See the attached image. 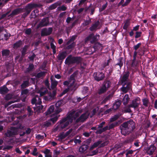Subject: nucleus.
<instances>
[{
    "label": "nucleus",
    "instance_id": "36",
    "mask_svg": "<svg viewBox=\"0 0 157 157\" xmlns=\"http://www.w3.org/2000/svg\"><path fill=\"white\" fill-rule=\"evenodd\" d=\"M10 53V50L7 49H3L2 52V56H7L9 55Z\"/></svg>",
    "mask_w": 157,
    "mask_h": 157
},
{
    "label": "nucleus",
    "instance_id": "56",
    "mask_svg": "<svg viewBox=\"0 0 157 157\" xmlns=\"http://www.w3.org/2000/svg\"><path fill=\"white\" fill-rule=\"evenodd\" d=\"M130 107H129L128 106V107H125V109L124 110V113H131L132 112V111L131 109H130Z\"/></svg>",
    "mask_w": 157,
    "mask_h": 157
},
{
    "label": "nucleus",
    "instance_id": "62",
    "mask_svg": "<svg viewBox=\"0 0 157 157\" xmlns=\"http://www.w3.org/2000/svg\"><path fill=\"white\" fill-rule=\"evenodd\" d=\"M101 140H98L96 142H95L94 143L93 145H94V146L95 147H97L99 144H101L102 143Z\"/></svg>",
    "mask_w": 157,
    "mask_h": 157
},
{
    "label": "nucleus",
    "instance_id": "38",
    "mask_svg": "<svg viewBox=\"0 0 157 157\" xmlns=\"http://www.w3.org/2000/svg\"><path fill=\"white\" fill-rule=\"evenodd\" d=\"M94 44L93 47L94 50V51H95L96 50L98 49L102 46V44L98 42H96Z\"/></svg>",
    "mask_w": 157,
    "mask_h": 157
},
{
    "label": "nucleus",
    "instance_id": "37",
    "mask_svg": "<svg viewBox=\"0 0 157 157\" xmlns=\"http://www.w3.org/2000/svg\"><path fill=\"white\" fill-rule=\"evenodd\" d=\"M51 88L52 89H53L56 87L58 82L55 80H53L51 78Z\"/></svg>",
    "mask_w": 157,
    "mask_h": 157
},
{
    "label": "nucleus",
    "instance_id": "2",
    "mask_svg": "<svg viewBox=\"0 0 157 157\" xmlns=\"http://www.w3.org/2000/svg\"><path fill=\"white\" fill-rule=\"evenodd\" d=\"M135 123L132 119L124 122L120 127L121 134L125 136L128 132H132L135 128Z\"/></svg>",
    "mask_w": 157,
    "mask_h": 157
},
{
    "label": "nucleus",
    "instance_id": "31",
    "mask_svg": "<svg viewBox=\"0 0 157 157\" xmlns=\"http://www.w3.org/2000/svg\"><path fill=\"white\" fill-rule=\"evenodd\" d=\"M113 96V94H110L107 96L101 102L102 104H105L108 101L112 98Z\"/></svg>",
    "mask_w": 157,
    "mask_h": 157
},
{
    "label": "nucleus",
    "instance_id": "28",
    "mask_svg": "<svg viewBox=\"0 0 157 157\" xmlns=\"http://www.w3.org/2000/svg\"><path fill=\"white\" fill-rule=\"evenodd\" d=\"M124 24L123 27L124 29L127 30L130 25V21L129 19H127L124 22Z\"/></svg>",
    "mask_w": 157,
    "mask_h": 157
},
{
    "label": "nucleus",
    "instance_id": "48",
    "mask_svg": "<svg viewBox=\"0 0 157 157\" xmlns=\"http://www.w3.org/2000/svg\"><path fill=\"white\" fill-rule=\"evenodd\" d=\"M81 112H82L81 111H79L78 112L75 113L74 115H73L72 117H73L74 120L76 119V118L78 117Z\"/></svg>",
    "mask_w": 157,
    "mask_h": 157
},
{
    "label": "nucleus",
    "instance_id": "35",
    "mask_svg": "<svg viewBox=\"0 0 157 157\" xmlns=\"http://www.w3.org/2000/svg\"><path fill=\"white\" fill-rule=\"evenodd\" d=\"M78 71H76L74 72L70 77V81H71L72 80H75V78L76 77L78 74Z\"/></svg>",
    "mask_w": 157,
    "mask_h": 157
},
{
    "label": "nucleus",
    "instance_id": "47",
    "mask_svg": "<svg viewBox=\"0 0 157 157\" xmlns=\"http://www.w3.org/2000/svg\"><path fill=\"white\" fill-rule=\"evenodd\" d=\"M98 148L92 151L91 153H90L89 155L90 156H93L94 155H96L98 154Z\"/></svg>",
    "mask_w": 157,
    "mask_h": 157
},
{
    "label": "nucleus",
    "instance_id": "43",
    "mask_svg": "<svg viewBox=\"0 0 157 157\" xmlns=\"http://www.w3.org/2000/svg\"><path fill=\"white\" fill-rule=\"evenodd\" d=\"M29 81L28 80L24 81L23 83L21 85V89H24L29 86Z\"/></svg>",
    "mask_w": 157,
    "mask_h": 157
},
{
    "label": "nucleus",
    "instance_id": "19",
    "mask_svg": "<svg viewBox=\"0 0 157 157\" xmlns=\"http://www.w3.org/2000/svg\"><path fill=\"white\" fill-rule=\"evenodd\" d=\"M55 96L56 92L53 91L52 94L50 93L48 96H44V99L47 101H51L54 99Z\"/></svg>",
    "mask_w": 157,
    "mask_h": 157
},
{
    "label": "nucleus",
    "instance_id": "42",
    "mask_svg": "<svg viewBox=\"0 0 157 157\" xmlns=\"http://www.w3.org/2000/svg\"><path fill=\"white\" fill-rule=\"evenodd\" d=\"M120 117L118 114L114 115L113 117L109 119V122L112 123L116 121Z\"/></svg>",
    "mask_w": 157,
    "mask_h": 157
},
{
    "label": "nucleus",
    "instance_id": "39",
    "mask_svg": "<svg viewBox=\"0 0 157 157\" xmlns=\"http://www.w3.org/2000/svg\"><path fill=\"white\" fill-rule=\"evenodd\" d=\"M54 105H52L50 106L48 110L46 112V115H48L52 113L54 111Z\"/></svg>",
    "mask_w": 157,
    "mask_h": 157
},
{
    "label": "nucleus",
    "instance_id": "55",
    "mask_svg": "<svg viewBox=\"0 0 157 157\" xmlns=\"http://www.w3.org/2000/svg\"><path fill=\"white\" fill-rule=\"evenodd\" d=\"M29 92V90L28 89H25L21 90V95L24 94L27 95Z\"/></svg>",
    "mask_w": 157,
    "mask_h": 157
},
{
    "label": "nucleus",
    "instance_id": "34",
    "mask_svg": "<svg viewBox=\"0 0 157 157\" xmlns=\"http://www.w3.org/2000/svg\"><path fill=\"white\" fill-rule=\"evenodd\" d=\"M120 124V121H117L113 122L109 125V129H111L114 128L115 127L118 126Z\"/></svg>",
    "mask_w": 157,
    "mask_h": 157
},
{
    "label": "nucleus",
    "instance_id": "49",
    "mask_svg": "<svg viewBox=\"0 0 157 157\" xmlns=\"http://www.w3.org/2000/svg\"><path fill=\"white\" fill-rule=\"evenodd\" d=\"M58 117L57 116H56L52 118H50V119L48 120V121H52L53 124H54L57 121V120L58 119Z\"/></svg>",
    "mask_w": 157,
    "mask_h": 157
},
{
    "label": "nucleus",
    "instance_id": "15",
    "mask_svg": "<svg viewBox=\"0 0 157 157\" xmlns=\"http://www.w3.org/2000/svg\"><path fill=\"white\" fill-rule=\"evenodd\" d=\"M100 24L99 21V20L97 21L89 28V30L90 31H96L98 29H100L99 28H98Z\"/></svg>",
    "mask_w": 157,
    "mask_h": 157
},
{
    "label": "nucleus",
    "instance_id": "40",
    "mask_svg": "<svg viewBox=\"0 0 157 157\" xmlns=\"http://www.w3.org/2000/svg\"><path fill=\"white\" fill-rule=\"evenodd\" d=\"M107 90L106 89L102 86V87L98 90V93L99 94L101 95L105 93Z\"/></svg>",
    "mask_w": 157,
    "mask_h": 157
},
{
    "label": "nucleus",
    "instance_id": "5",
    "mask_svg": "<svg viewBox=\"0 0 157 157\" xmlns=\"http://www.w3.org/2000/svg\"><path fill=\"white\" fill-rule=\"evenodd\" d=\"M77 37V35H75L71 36H70V39L66 43V44L68 45L67 47V49H70L74 48L76 45V43L74 41Z\"/></svg>",
    "mask_w": 157,
    "mask_h": 157
},
{
    "label": "nucleus",
    "instance_id": "30",
    "mask_svg": "<svg viewBox=\"0 0 157 157\" xmlns=\"http://www.w3.org/2000/svg\"><path fill=\"white\" fill-rule=\"evenodd\" d=\"M34 69V65L33 63L29 64V67L27 68L25 71V73H28L31 71H33V70Z\"/></svg>",
    "mask_w": 157,
    "mask_h": 157
},
{
    "label": "nucleus",
    "instance_id": "11",
    "mask_svg": "<svg viewBox=\"0 0 157 157\" xmlns=\"http://www.w3.org/2000/svg\"><path fill=\"white\" fill-rule=\"evenodd\" d=\"M75 113V111H74L70 113L66 117L62 119V121L63 122H68L69 124L72 123L73 121V117H72Z\"/></svg>",
    "mask_w": 157,
    "mask_h": 157
},
{
    "label": "nucleus",
    "instance_id": "25",
    "mask_svg": "<svg viewBox=\"0 0 157 157\" xmlns=\"http://www.w3.org/2000/svg\"><path fill=\"white\" fill-rule=\"evenodd\" d=\"M109 126H106L104 128L97 130L95 132L96 134H101L102 132L106 131L107 130H110Z\"/></svg>",
    "mask_w": 157,
    "mask_h": 157
},
{
    "label": "nucleus",
    "instance_id": "13",
    "mask_svg": "<svg viewBox=\"0 0 157 157\" xmlns=\"http://www.w3.org/2000/svg\"><path fill=\"white\" fill-rule=\"evenodd\" d=\"M140 100V98H135L132 100L131 103L128 105V107L133 108L135 109L139 105V103H138L137 101H139Z\"/></svg>",
    "mask_w": 157,
    "mask_h": 157
},
{
    "label": "nucleus",
    "instance_id": "32",
    "mask_svg": "<svg viewBox=\"0 0 157 157\" xmlns=\"http://www.w3.org/2000/svg\"><path fill=\"white\" fill-rule=\"evenodd\" d=\"M123 59L124 58L123 57H120L117 59L118 61V62L115 64V66H119L120 68L121 69L123 65Z\"/></svg>",
    "mask_w": 157,
    "mask_h": 157
},
{
    "label": "nucleus",
    "instance_id": "22",
    "mask_svg": "<svg viewBox=\"0 0 157 157\" xmlns=\"http://www.w3.org/2000/svg\"><path fill=\"white\" fill-rule=\"evenodd\" d=\"M23 42L21 40H19L16 42L13 45V48L14 49H17L20 48L22 45Z\"/></svg>",
    "mask_w": 157,
    "mask_h": 157
},
{
    "label": "nucleus",
    "instance_id": "18",
    "mask_svg": "<svg viewBox=\"0 0 157 157\" xmlns=\"http://www.w3.org/2000/svg\"><path fill=\"white\" fill-rule=\"evenodd\" d=\"M67 56V53L66 52H63L59 53L57 56L58 60L62 63Z\"/></svg>",
    "mask_w": 157,
    "mask_h": 157
},
{
    "label": "nucleus",
    "instance_id": "1",
    "mask_svg": "<svg viewBox=\"0 0 157 157\" xmlns=\"http://www.w3.org/2000/svg\"><path fill=\"white\" fill-rule=\"evenodd\" d=\"M130 74V72L128 71L124 72L120 77L119 80L120 84L122 86L121 90L124 93H127L132 87V82L129 81Z\"/></svg>",
    "mask_w": 157,
    "mask_h": 157
},
{
    "label": "nucleus",
    "instance_id": "45",
    "mask_svg": "<svg viewBox=\"0 0 157 157\" xmlns=\"http://www.w3.org/2000/svg\"><path fill=\"white\" fill-rule=\"evenodd\" d=\"M27 110L28 112V116H32L33 114V111L32 108L29 106H28L27 108Z\"/></svg>",
    "mask_w": 157,
    "mask_h": 157
},
{
    "label": "nucleus",
    "instance_id": "60",
    "mask_svg": "<svg viewBox=\"0 0 157 157\" xmlns=\"http://www.w3.org/2000/svg\"><path fill=\"white\" fill-rule=\"evenodd\" d=\"M89 90V88L87 86H84L83 88L82 93L85 94L87 93Z\"/></svg>",
    "mask_w": 157,
    "mask_h": 157
},
{
    "label": "nucleus",
    "instance_id": "51",
    "mask_svg": "<svg viewBox=\"0 0 157 157\" xmlns=\"http://www.w3.org/2000/svg\"><path fill=\"white\" fill-rule=\"evenodd\" d=\"M78 88V86L77 84H75L74 86H72V87H71L70 88H69L70 90L74 92L77 90Z\"/></svg>",
    "mask_w": 157,
    "mask_h": 157
},
{
    "label": "nucleus",
    "instance_id": "58",
    "mask_svg": "<svg viewBox=\"0 0 157 157\" xmlns=\"http://www.w3.org/2000/svg\"><path fill=\"white\" fill-rule=\"evenodd\" d=\"M141 32H136V35L135 36V37L136 39H137L138 38L140 37L141 36L142 34Z\"/></svg>",
    "mask_w": 157,
    "mask_h": 157
},
{
    "label": "nucleus",
    "instance_id": "52",
    "mask_svg": "<svg viewBox=\"0 0 157 157\" xmlns=\"http://www.w3.org/2000/svg\"><path fill=\"white\" fill-rule=\"evenodd\" d=\"M127 151V152L126 153V157H130V156L129 155H132L133 154V152L134 151H132V150H127L126 151Z\"/></svg>",
    "mask_w": 157,
    "mask_h": 157
},
{
    "label": "nucleus",
    "instance_id": "14",
    "mask_svg": "<svg viewBox=\"0 0 157 157\" xmlns=\"http://www.w3.org/2000/svg\"><path fill=\"white\" fill-rule=\"evenodd\" d=\"M23 8H17V9H14L12 11L11 13L8 16V17H13L14 16L17 15V14L23 12Z\"/></svg>",
    "mask_w": 157,
    "mask_h": 157
},
{
    "label": "nucleus",
    "instance_id": "44",
    "mask_svg": "<svg viewBox=\"0 0 157 157\" xmlns=\"http://www.w3.org/2000/svg\"><path fill=\"white\" fill-rule=\"evenodd\" d=\"M91 22V18L89 17L88 20H85L84 22L82 23V25L84 27L86 26L89 25Z\"/></svg>",
    "mask_w": 157,
    "mask_h": 157
},
{
    "label": "nucleus",
    "instance_id": "50",
    "mask_svg": "<svg viewBox=\"0 0 157 157\" xmlns=\"http://www.w3.org/2000/svg\"><path fill=\"white\" fill-rule=\"evenodd\" d=\"M108 6V2H106V3L103 5L101 8H99V11L100 12H101L103 11L104 10H105V8H106Z\"/></svg>",
    "mask_w": 157,
    "mask_h": 157
},
{
    "label": "nucleus",
    "instance_id": "3",
    "mask_svg": "<svg viewBox=\"0 0 157 157\" xmlns=\"http://www.w3.org/2000/svg\"><path fill=\"white\" fill-rule=\"evenodd\" d=\"M82 58L80 56H73L72 55H69L65 59V63L66 64L70 65L76 63L77 65L81 63Z\"/></svg>",
    "mask_w": 157,
    "mask_h": 157
},
{
    "label": "nucleus",
    "instance_id": "23",
    "mask_svg": "<svg viewBox=\"0 0 157 157\" xmlns=\"http://www.w3.org/2000/svg\"><path fill=\"white\" fill-rule=\"evenodd\" d=\"M121 103V101L120 100L116 101L113 104V109L114 110L118 109L120 107Z\"/></svg>",
    "mask_w": 157,
    "mask_h": 157
},
{
    "label": "nucleus",
    "instance_id": "46",
    "mask_svg": "<svg viewBox=\"0 0 157 157\" xmlns=\"http://www.w3.org/2000/svg\"><path fill=\"white\" fill-rule=\"evenodd\" d=\"M44 106L42 105H39L37 106L36 108H34V110H36V111L37 113H40L41 111L42 110Z\"/></svg>",
    "mask_w": 157,
    "mask_h": 157
},
{
    "label": "nucleus",
    "instance_id": "6",
    "mask_svg": "<svg viewBox=\"0 0 157 157\" xmlns=\"http://www.w3.org/2000/svg\"><path fill=\"white\" fill-rule=\"evenodd\" d=\"M42 5L40 4H37L34 3L28 4L25 7L24 10L28 14H29L32 10L37 7H40Z\"/></svg>",
    "mask_w": 157,
    "mask_h": 157
},
{
    "label": "nucleus",
    "instance_id": "7",
    "mask_svg": "<svg viewBox=\"0 0 157 157\" xmlns=\"http://www.w3.org/2000/svg\"><path fill=\"white\" fill-rule=\"evenodd\" d=\"M93 77L95 80L98 82L103 80L105 76V74L103 72H97L94 73Z\"/></svg>",
    "mask_w": 157,
    "mask_h": 157
},
{
    "label": "nucleus",
    "instance_id": "12",
    "mask_svg": "<svg viewBox=\"0 0 157 157\" xmlns=\"http://www.w3.org/2000/svg\"><path fill=\"white\" fill-rule=\"evenodd\" d=\"M15 129V127H12L11 129V131L8 130L7 132L5 134L6 136L8 137H10L17 135V130Z\"/></svg>",
    "mask_w": 157,
    "mask_h": 157
},
{
    "label": "nucleus",
    "instance_id": "9",
    "mask_svg": "<svg viewBox=\"0 0 157 157\" xmlns=\"http://www.w3.org/2000/svg\"><path fill=\"white\" fill-rule=\"evenodd\" d=\"M89 113L86 112L82 114L75 121V123L78 122H83L88 118Z\"/></svg>",
    "mask_w": 157,
    "mask_h": 157
},
{
    "label": "nucleus",
    "instance_id": "41",
    "mask_svg": "<svg viewBox=\"0 0 157 157\" xmlns=\"http://www.w3.org/2000/svg\"><path fill=\"white\" fill-rule=\"evenodd\" d=\"M46 73L47 72L46 71H41L38 73L36 76V77L37 78H40L41 77L44 76Z\"/></svg>",
    "mask_w": 157,
    "mask_h": 157
},
{
    "label": "nucleus",
    "instance_id": "21",
    "mask_svg": "<svg viewBox=\"0 0 157 157\" xmlns=\"http://www.w3.org/2000/svg\"><path fill=\"white\" fill-rule=\"evenodd\" d=\"M9 91L6 85H4L0 87V94H4L7 93Z\"/></svg>",
    "mask_w": 157,
    "mask_h": 157
},
{
    "label": "nucleus",
    "instance_id": "20",
    "mask_svg": "<svg viewBox=\"0 0 157 157\" xmlns=\"http://www.w3.org/2000/svg\"><path fill=\"white\" fill-rule=\"evenodd\" d=\"M61 105V101H58L56 104L55 106L56 107V109L55 110V113L57 114L60 113L62 111L61 109L59 108V107Z\"/></svg>",
    "mask_w": 157,
    "mask_h": 157
},
{
    "label": "nucleus",
    "instance_id": "24",
    "mask_svg": "<svg viewBox=\"0 0 157 157\" xmlns=\"http://www.w3.org/2000/svg\"><path fill=\"white\" fill-rule=\"evenodd\" d=\"M89 148V146L86 144H84L81 146L79 149V151L81 153H83Z\"/></svg>",
    "mask_w": 157,
    "mask_h": 157
},
{
    "label": "nucleus",
    "instance_id": "54",
    "mask_svg": "<svg viewBox=\"0 0 157 157\" xmlns=\"http://www.w3.org/2000/svg\"><path fill=\"white\" fill-rule=\"evenodd\" d=\"M11 36V34L10 33H7L4 35V40L7 41L9 40L10 37Z\"/></svg>",
    "mask_w": 157,
    "mask_h": 157
},
{
    "label": "nucleus",
    "instance_id": "64",
    "mask_svg": "<svg viewBox=\"0 0 157 157\" xmlns=\"http://www.w3.org/2000/svg\"><path fill=\"white\" fill-rule=\"evenodd\" d=\"M141 45V43H139L136 45H134L133 47V48L136 51L139 48Z\"/></svg>",
    "mask_w": 157,
    "mask_h": 157
},
{
    "label": "nucleus",
    "instance_id": "33",
    "mask_svg": "<svg viewBox=\"0 0 157 157\" xmlns=\"http://www.w3.org/2000/svg\"><path fill=\"white\" fill-rule=\"evenodd\" d=\"M29 48V46L27 45H25L23 47L22 50L21 51V56L22 57H23L26 54V52L27 49Z\"/></svg>",
    "mask_w": 157,
    "mask_h": 157
},
{
    "label": "nucleus",
    "instance_id": "8",
    "mask_svg": "<svg viewBox=\"0 0 157 157\" xmlns=\"http://www.w3.org/2000/svg\"><path fill=\"white\" fill-rule=\"evenodd\" d=\"M49 21L48 17H46L43 18L37 25L36 28L37 29L41 28L47 26L49 25Z\"/></svg>",
    "mask_w": 157,
    "mask_h": 157
},
{
    "label": "nucleus",
    "instance_id": "63",
    "mask_svg": "<svg viewBox=\"0 0 157 157\" xmlns=\"http://www.w3.org/2000/svg\"><path fill=\"white\" fill-rule=\"evenodd\" d=\"M58 9L59 10L64 11L66 10L67 8L64 6L63 5L61 6L58 7Z\"/></svg>",
    "mask_w": 157,
    "mask_h": 157
},
{
    "label": "nucleus",
    "instance_id": "16",
    "mask_svg": "<svg viewBox=\"0 0 157 157\" xmlns=\"http://www.w3.org/2000/svg\"><path fill=\"white\" fill-rule=\"evenodd\" d=\"M112 85V83L110 80L105 79L103 82L102 86L108 90L111 87Z\"/></svg>",
    "mask_w": 157,
    "mask_h": 157
},
{
    "label": "nucleus",
    "instance_id": "59",
    "mask_svg": "<svg viewBox=\"0 0 157 157\" xmlns=\"http://www.w3.org/2000/svg\"><path fill=\"white\" fill-rule=\"evenodd\" d=\"M111 59H109L107 60V62H104L103 64V67L104 68H105L106 66L109 65V63L110 62Z\"/></svg>",
    "mask_w": 157,
    "mask_h": 157
},
{
    "label": "nucleus",
    "instance_id": "10",
    "mask_svg": "<svg viewBox=\"0 0 157 157\" xmlns=\"http://www.w3.org/2000/svg\"><path fill=\"white\" fill-rule=\"evenodd\" d=\"M52 27L48 28V29L47 28H44L41 30V35L42 36L49 35L52 33Z\"/></svg>",
    "mask_w": 157,
    "mask_h": 157
},
{
    "label": "nucleus",
    "instance_id": "57",
    "mask_svg": "<svg viewBox=\"0 0 157 157\" xmlns=\"http://www.w3.org/2000/svg\"><path fill=\"white\" fill-rule=\"evenodd\" d=\"M138 65L137 61H132L131 63V67L133 68H135Z\"/></svg>",
    "mask_w": 157,
    "mask_h": 157
},
{
    "label": "nucleus",
    "instance_id": "4",
    "mask_svg": "<svg viewBox=\"0 0 157 157\" xmlns=\"http://www.w3.org/2000/svg\"><path fill=\"white\" fill-rule=\"evenodd\" d=\"M100 36L99 34H94L92 33L90 34L85 39V42H87L88 41H90L91 44H94L98 41Z\"/></svg>",
    "mask_w": 157,
    "mask_h": 157
},
{
    "label": "nucleus",
    "instance_id": "17",
    "mask_svg": "<svg viewBox=\"0 0 157 157\" xmlns=\"http://www.w3.org/2000/svg\"><path fill=\"white\" fill-rule=\"evenodd\" d=\"M58 127H60L59 130L65 128L69 124L68 122H63L62 121V119L58 122Z\"/></svg>",
    "mask_w": 157,
    "mask_h": 157
},
{
    "label": "nucleus",
    "instance_id": "53",
    "mask_svg": "<svg viewBox=\"0 0 157 157\" xmlns=\"http://www.w3.org/2000/svg\"><path fill=\"white\" fill-rule=\"evenodd\" d=\"M50 151H51L50 149H48L47 148H45V150L43 151H42V152L45 155H47L49 154H52V152H51Z\"/></svg>",
    "mask_w": 157,
    "mask_h": 157
},
{
    "label": "nucleus",
    "instance_id": "29",
    "mask_svg": "<svg viewBox=\"0 0 157 157\" xmlns=\"http://www.w3.org/2000/svg\"><path fill=\"white\" fill-rule=\"evenodd\" d=\"M61 4V3L60 2H57L50 5L49 7V9L50 10L54 9Z\"/></svg>",
    "mask_w": 157,
    "mask_h": 157
},
{
    "label": "nucleus",
    "instance_id": "26",
    "mask_svg": "<svg viewBox=\"0 0 157 157\" xmlns=\"http://www.w3.org/2000/svg\"><path fill=\"white\" fill-rule=\"evenodd\" d=\"M130 100V98L129 97L128 94H125L123 100L122 102L123 105H126L128 103Z\"/></svg>",
    "mask_w": 157,
    "mask_h": 157
},
{
    "label": "nucleus",
    "instance_id": "27",
    "mask_svg": "<svg viewBox=\"0 0 157 157\" xmlns=\"http://www.w3.org/2000/svg\"><path fill=\"white\" fill-rule=\"evenodd\" d=\"M155 147L153 145H151L149 148L148 151V153L149 155H152L156 149Z\"/></svg>",
    "mask_w": 157,
    "mask_h": 157
},
{
    "label": "nucleus",
    "instance_id": "61",
    "mask_svg": "<svg viewBox=\"0 0 157 157\" xmlns=\"http://www.w3.org/2000/svg\"><path fill=\"white\" fill-rule=\"evenodd\" d=\"M10 12V11H8L6 12L5 13L2 14L0 17V20H2L7 15H8L9 14Z\"/></svg>",
    "mask_w": 157,
    "mask_h": 157
}]
</instances>
